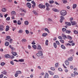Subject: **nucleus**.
I'll return each mask as SVG.
<instances>
[{"label":"nucleus","instance_id":"f257e3e1","mask_svg":"<svg viewBox=\"0 0 78 78\" xmlns=\"http://www.w3.org/2000/svg\"><path fill=\"white\" fill-rule=\"evenodd\" d=\"M60 14L62 16H65L67 14V12L65 10H62L60 11Z\"/></svg>","mask_w":78,"mask_h":78},{"label":"nucleus","instance_id":"f03ea898","mask_svg":"<svg viewBox=\"0 0 78 78\" xmlns=\"http://www.w3.org/2000/svg\"><path fill=\"white\" fill-rule=\"evenodd\" d=\"M36 55L37 56H43V53L41 51H38V53L36 54Z\"/></svg>","mask_w":78,"mask_h":78},{"label":"nucleus","instance_id":"7ed1b4c3","mask_svg":"<svg viewBox=\"0 0 78 78\" xmlns=\"http://www.w3.org/2000/svg\"><path fill=\"white\" fill-rule=\"evenodd\" d=\"M38 6L40 8H43V9H44L45 8V6L41 4H39Z\"/></svg>","mask_w":78,"mask_h":78},{"label":"nucleus","instance_id":"20e7f679","mask_svg":"<svg viewBox=\"0 0 78 78\" xmlns=\"http://www.w3.org/2000/svg\"><path fill=\"white\" fill-rule=\"evenodd\" d=\"M3 28H4V26L3 25H0V31H2L4 30Z\"/></svg>","mask_w":78,"mask_h":78},{"label":"nucleus","instance_id":"39448f33","mask_svg":"<svg viewBox=\"0 0 78 78\" xmlns=\"http://www.w3.org/2000/svg\"><path fill=\"white\" fill-rule=\"evenodd\" d=\"M26 5L28 8H31V4L29 2H27L26 4Z\"/></svg>","mask_w":78,"mask_h":78},{"label":"nucleus","instance_id":"423d86ee","mask_svg":"<svg viewBox=\"0 0 78 78\" xmlns=\"http://www.w3.org/2000/svg\"><path fill=\"white\" fill-rule=\"evenodd\" d=\"M62 37H63V39L65 40L66 39H67V36H66V35H65L64 34H62Z\"/></svg>","mask_w":78,"mask_h":78},{"label":"nucleus","instance_id":"0eeeda50","mask_svg":"<svg viewBox=\"0 0 78 78\" xmlns=\"http://www.w3.org/2000/svg\"><path fill=\"white\" fill-rule=\"evenodd\" d=\"M31 2L32 3V4H33V5H32V7H33V8H34V7L35 6H36V3H35V2H34V1H32Z\"/></svg>","mask_w":78,"mask_h":78},{"label":"nucleus","instance_id":"6e6552de","mask_svg":"<svg viewBox=\"0 0 78 78\" xmlns=\"http://www.w3.org/2000/svg\"><path fill=\"white\" fill-rule=\"evenodd\" d=\"M72 25H76V23L75 21H71Z\"/></svg>","mask_w":78,"mask_h":78},{"label":"nucleus","instance_id":"1a4fd4ad","mask_svg":"<svg viewBox=\"0 0 78 78\" xmlns=\"http://www.w3.org/2000/svg\"><path fill=\"white\" fill-rule=\"evenodd\" d=\"M68 61H72L73 60V57H71L68 58Z\"/></svg>","mask_w":78,"mask_h":78},{"label":"nucleus","instance_id":"9d476101","mask_svg":"<svg viewBox=\"0 0 78 78\" xmlns=\"http://www.w3.org/2000/svg\"><path fill=\"white\" fill-rule=\"evenodd\" d=\"M65 63L66 66H69V62L68 60H66L65 62Z\"/></svg>","mask_w":78,"mask_h":78},{"label":"nucleus","instance_id":"9b49d317","mask_svg":"<svg viewBox=\"0 0 78 78\" xmlns=\"http://www.w3.org/2000/svg\"><path fill=\"white\" fill-rule=\"evenodd\" d=\"M5 56L6 58H10V55L9 54L5 55Z\"/></svg>","mask_w":78,"mask_h":78},{"label":"nucleus","instance_id":"f8f14e48","mask_svg":"<svg viewBox=\"0 0 78 78\" xmlns=\"http://www.w3.org/2000/svg\"><path fill=\"white\" fill-rule=\"evenodd\" d=\"M12 16H15L16 15V12L14 11H12L11 12Z\"/></svg>","mask_w":78,"mask_h":78},{"label":"nucleus","instance_id":"ddd939ff","mask_svg":"<svg viewBox=\"0 0 78 78\" xmlns=\"http://www.w3.org/2000/svg\"><path fill=\"white\" fill-rule=\"evenodd\" d=\"M44 78H48V73H46Z\"/></svg>","mask_w":78,"mask_h":78},{"label":"nucleus","instance_id":"4468645a","mask_svg":"<svg viewBox=\"0 0 78 78\" xmlns=\"http://www.w3.org/2000/svg\"><path fill=\"white\" fill-rule=\"evenodd\" d=\"M76 6H77V5L76 4H73V9H75L76 8Z\"/></svg>","mask_w":78,"mask_h":78},{"label":"nucleus","instance_id":"2eb2a0df","mask_svg":"<svg viewBox=\"0 0 78 78\" xmlns=\"http://www.w3.org/2000/svg\"><path fill=\"white\" fill-rule=\"evenodd\" d=\"M33 13L34 14V15H37L38 14L37 13V12H36L34 10L32 11Z\"/></svg>","mask_w":78,"mask_h":78},{"label":"nucleus","instance_id":"dca6fc26","mask_svg":"<svg viewBox=\"0 0 78 78\" xmlns=\"http://www.w3.org/2000/svg\"><path fill=\"white\" fill-rule=\"evenodd\" d=\"M32 47L34 48V50H36L37 48V46L36 45H33Z\"/></svg>","mask_w":78,"mask_h":78},{"label":"nucleus","instance_id":"f3484780","mask_svg":"<svg viewBox=\"0 0 78 78\" xmlns=\"http://www.w3.org/2000/svg\"><path fill=\"white\" fill-rule=\"evenodd\" d=\"M9 45V43L8 42H6L5 43V46H8Z\"/></svg>","mask_w":78,"mask_h":78},{"label":"nucleus","instance_id":"a211bd4d","mask_svg":"<svg viewBox=\"0 0 78 78\" xmlns=\"http://www.w3.org/2000/svg\"><path fill=\"white\" fill-rule=\"evenodd\" d=\"M65 23L68 26H70L71 25V23H70L66 22Z\"/></svg>","mask_w":78,"mask_h":78},{"label":"nucleus","instance_id":"6ab92c4d","mask_svg":"<svg viewBox=\"0 0 78 78\" xmlns=\"http://www.w3.org/2000/svg\"><path fill=\"white\" fill-rule=\"evenodd\" d=\"M37 50H41V49H42V48H41V45H38V46L37 47Z\"/></svg>","mask_w":78,"mask_h":78},{"label":"nucleus","instance_id":"aec40b11","mask_svg":"<svg viewBox=\"0 0 78 78\" xmlns=\"http://www.w3.org/2000/svg\"><path fill=\"white\" fill-rule=\"evenodd\" d=\"M47 35H48V34H47V33H43L42 34V36H43V37H44L45 36H47Z\"/></svg>","mask_w":78,"mask_h":78},{"label":"nucleus","instance_id":"412c9836","mask_svg":"<svg viewBox=\"0 0 78 78\" xmlns=\"http://www.w3.org/2000/svg\"><path fill=\"white\" fill-rule=\"evenodd\" d=\"M16 73L18 74H21L22 73V72L20 71H17L16 72Z\"/></svg>","mask_w":78,"mask_h":78},{"label":"nucleus","instance_id":"4be33fe9","mask_svg":"<svg viewBox=\"0 0 78 78\" xmlns=\"http://www.w3.org/2000/svg\"><path fill=\"white\" fill-rule=\"evenodd\" d=\"M24 24L25 25H28V22L27 21H26L24 22Z\"/></svg>","mask_w":78,"mask_h":78},{"label":"nucleus","instance_id":"5701e85b","mask_svg":"<svg viewBox=\"0 0 78 78\" xmlns=\"http://www.w3.org/2000/svg\"><path fill=\"white\" fill-rule=\"evenodd\" d=\"M53 44L54 47H55V48H57V45L55 43H54Z\"/></svg>","mask_w":78,"mask_h":78},{"label":"nucleus","instance_id":"b1692460","mask_svg":"<svg viewBox=\"0 0 78 78\" xmlns=\"http://www.w3.org/2000/svg\"><path fill=\"white\" fill-rule=\"evenodd\" d=\"M61 47L62 49H64V50H65L66 48V47L62 44L61 45Z\"/></svg>","mask_w":78,"mask_h":78},{"label":"nucleus","instance_id":"393cba45","mask_svg":"<svg viewBox=\"0 0 78 78\" xmlns=\"http://www.w3.org/2000/svg\"><path fill=\"white\" fill-rule=\"evenodd\" d=\"M67 37H68V39H69V40H72V37H71V36L69 35H68Z\"/></svg>","mask_w":78,"mask_h":78},{"label":"nucleus","instance_id":"a878e982","mask_svg":"<svg viewBox=\"0 0 78 78\" xmlns=\"http://www.w3.org/2000/svg\"><path fill=\"white\" fill-rule=\"evenodd\" d=\"M9 48H11V49H12V50H15V48H13V47H12V46H11V45H9Z\"/></svg>","mask_w":78,"mask_h":78},{"label":"nucleus","instance_id":"bb28decb","mask_svg":"<svg viewBox=\"0 0 78 78\" xmlns=\"http://www.w3.org/2000/svg\"><path fill=\"white\" fill-rule=\"evenodd\" d=\"M2 73H3L4 75H6V74H7V72H6V71L5 70L2 72Z\"/></svg>","mask_w":78,"mask_h":78},{"label":"nucleus","instance_id":"cd10ccee","mask_svg":"<svg viewBox=\"0 0 78 78\" xmlns=\"http://www.w3.org/2000/svg\"><path fill=\"white\" fill-rule=\"evenodd\" d=\"M44 30L45 31H46L48 32V33H50L49 30H48V29H47V28H45Z\"/></svg>","mask_w":78,"mask_h":78},{"label":"nucleus","instance_id":"c85d7f7f","mask_svg":"<svg viewBox=\"0 0 78 78\" xmlns=\"http://www.w3.org/2000/svg\"><path fill=\"white\" fill-rule=\"evenodd\" d=\"M48 40H47L45 41V45H48Z\"/></svg>","mask_w":78,"mask_h":78},{"label":"nucleus","instance_id":"c756f323","mask_svg":"<svg viewBox=\"0 0 78 78\" xmlns=\"http://www.w3.org/2000/svg\"><path fill=\"white\" fill-rule=\"evenodd\" d=\"M27 40L25 39H23L22 40V42H27Z\"/></svg>","mask_w":78,"mask_h":78},{"label":"nucleus","instance_id":"7c9ffc66","mask_svg":"<svg viewBox=\"0 0 78 78\" xmlns=\"http://www.w3.org/2000/svg\"><path fill=\"white\" fill-rule=\"evenodd\" d=\"M6 9L5 8H4L2 9V12H6Z\"/></svg>","mask_w":78,"mask_h":78},{"label":"nucleus","instance_id":"2f4dec72","mask_svg":"<svg viewBox=\"0 0 78 78\" xmlns=\"http://www.w3.org/2000/svg\"><path fill=\"white\" fill-rule=\"evenodd\" d=\"M12 55L13 56H16V55H17V53L16 52H13L12 53Z\"/></svg>","mask_w":78,"mask_h":78},{"label":"nucleus","instance_id":"473e14b6","mask_svg":"<svg viewBox=\"0 0 78 78\" xmlns=\"http://www.w3.org/2000/svg\"><path fill=\"white\" fill-rule=\"evenodd\" d=\"M58 64H59V63H55V67H58Z\"/></svg>","mask_w":78,"mask_h":78},{"label":"nucleus","instance_id":"72a5a7b5","mask_svg":"<svg viewBox=\"0 0 78 78\" xmlns=\"http://www.w3.org/2000/svg\"><path fill=\"white\" fill-rule=\"evenodd\" d=\"M66 33H71V31H70L68 30H66Z\"/></svg>","mask_w":78,"mask_h":78},{"label":"nucleus","instance_id":"f704fd0d","mask_svg":"<svg viewBox=\"0 0 78 78\" xmlns=\"http://www.w3.org/2000/svg\"><path fill=\"white\" fill-rule=\"evenodd\" d=\"M19 61H20V62H24V60L23 59H19Z\"/></svg>","mask_w":78,"mask_h":78},{"label":"nucleus","instance_id":"c9c22d12","mask_svg":"<svg viewBox=\"0 0 78 78\" xmlns=\"http://www.w3.org/2000/svg\"><path fill=\"white\" fill-rule=\"evenodd\" d=\"M19 33H23V30L22 29L20 30L19 31Z\"/></svg>","mask_w":78,"mask_h":78},{"label":"nucleus","instance_id":"e433bc0d","mask_svg":"<svg viewBox=\"0 0 78 78\" xmlns=\"http://www.w3.org/2000/svg\"><path fill=\"white\" fill-rule=\"evenodd\" d=\"M17 23L18 25H21V22H20V20H19L18 21Z\"/></svg>","mask_w":78,"mask_h":78},{"label":"nucleus","instance_id":"4c0bfd02","mask_svg":"<svg viewBox=\"0 0 78 78\" xmlns=\"http://www.w3.org/2000/svg\"><path fill=\"white\" fill-rule=\"evenodd\" d=\"M62 1H63V3H64V4L66 3L67 2V0H63Z\"/></svg>","mask_w":78,"mask_h":78},{"label":"nucleus","instance_id":"58836bf2","mask_svg":"<svg viewBox=\"0 0 78 78\" xmlns=\"http://www.w3.org/2000/svg\"><path fill=\"white\" fill-rule=\"evenodd\" d=\"M53 11H54L55 12H58V9H53Z\"/></svg>","mask_w":78,"mask_h":78},{"label":"nucleus","instance_id":"ea45409f","mask_svg":"<svg viewBox=\"0 0 78 78\" xmlns=\"http://www.w3.org/2000/svg\"><path fill=\"white\" fill-rule=\"evenodd\" d=\"M56 44H57V45H60V44L59 43V41H55Z\"/></svg>","mask_w":78,"mask_h":78},{"label":"nucleus","instance_id":"a19ab883","mask_svg":"<svg viewBox=\"0 0 78 78\" xmlns=\"http://www.w3.org/2000/svg\"><path fill=\"white\" fill-rule=\"evenodd\" d=\"M60 41L61 43H62V44H64V41L63 40H60Z\"/></svg>","mask_w":78,"mask_h":78},{"label":"nucleus","instance_id":"79ce46f5","mask_svg":"<svg viewBox=\"0 0 78 78\" xmlns=\"http://www.w3.org/2000/svg\"><path fill=\"white\" fill-rule=\"evenodd\" d=\"M5 63H4V62H2L1 63V65L2 66H4V65H5Z\"/></svg>","mask_w":78,"mask_h":78},{"label":"nucleus","instance_id":"37998d69","mask_svg":"<svg viewBox=\"0 0 78 78\" xmlns=\"http://www.w3.org/2000/svg\"><path fill=\"white\" fill-rule=\"evenodd\" d=\"M45 5L46 7H48L50 5H49V4H48V3H46L45 4Z\"/></svg>","mask_w":78,"mask_h":78},{"label":"nucleus","instance_id":"c03bdc74","mask_svg":"<svg viewBox=\"0 0 78 78\" xmlns=\"http://www.w3.org/2000/svg\"><path fill=\"white\" fill-rule=\"evenodd\" d=\"M48 72L49 73V74L50 75H53V73L51 72V71H48Z\"/></svg>","mask_w":78,"mask_h":78},{"label":"nucleus","instance_id":"a18cd8bd","mask_svg":"<svg viewBox=\"0 0 78 78\" xmlns=\"http://www.w3.org/2000/svg\"><path fill=\"white\" fill-rule=\"evenodd\" d=\"M74 33L75 34H78V31H77L76 30H74L73 31Z\"/></svg>","mask_w":78,"mask_h":78},{"label":"nucleus","instance_id":"49530a36","mask_svg":"<svg viewBox=\"0 0 78 78\" xmlns=\"http://www.w3.org/2000/svg\"><path fill=\"white\" fill-rule=\"evenodd\" d=\"M74 73L75 75H77L78 73L76 71L74 72Z\"/></svg>","mask_w":78,"mask_h":78},{"label":"nucleus","instance_id":"de8ad7c7","mask_svg":"<svg viewBox=\"0 0 78 78\" xmlns=\"http://www.w3.org/2000/svg\"><path fill=\"white\" fill-rule=\"evenodd\" d=\"M54 3V1H49V3L50 4H51L52 3Z\"/></svg>","mask_w":78,"mask_h":78},{"label":"nucleus","instance_id":"09e8293b","mask_svg":"<svg viewBox=\"0 0 78 78\" xmlns=\"http://www.w3.org/2000/svg\"><path fill=\"white\" fill-rule=\"evenodd\" d=\"M65 45H66V46H68V45H69V46H71V44L69 43L66 44H65Z\"/></svg>","mask_w":78,"mask_h":78},{"label":"nucleus","instance_id":"8fccbe9b","mask_svg":"<svg viewBox=\"0 0 78 78\" xmlns=\"http://www.w3.org/2000/svg\"><path fill=\"white\" fill-rule=\"evenodd\" d=\"M48 22H52V20L50 18H48Z\"/></svg>","mask_w":78,"mask_h":78},{"label":"nucleus","instance_id":"3c124183","mask_svg":"<svg viewBox=\"0 0 78 78\" xmlns=\"http://www.w3.org/2000/svg\"><path fill=\"white\" fill-rule=\"evenodd\" d=\"M59 77L57 75H55L54 76V78H58Z\"/></svg>","mask_w":78,"mask_h":78},{"label":"nucleus","instance_id":"603ef678","mask_svg":"<svg viewBox=\"0 0 78 78\" xmlns=\"http://www.w3.org/2000/svg\"><path fill=\"white\" fill-rule=\"evenodd\" d=\"M10 58H11V59H13V58H14V56L11 55V56H10Z\"/></svg>","mask_w":78,"mask_h":78},{"label":"nucleus","instance_id":"864d4df0","mask_svg":"<svg viewBox=\"0 0 78 78\" xmlns=\"http://www.w3.org/2000/svg\"><path fill=\"white\" fill-rule=\"evenodd\" d=\"M58 70L60 72H62V69L61 68H59L58 69Z\"/></svg>","mask_w":78,"mask_h":78},{"label":"nucleus","instance_id":"5fc2aeb1","mask_svg":"<svg viewBox=\"0 0 78 78\" xmlns=\"http://www.w3.org/2000/svg\"><path fill=\"white\" fill-rule=\"evenodd\" d=\"M66 29L65 28H63L62 29V31L63 32H64V31H66Z\"/></svg>","mask_w":78,"mask_h":78},{"label":"nucleus","instance_id":"6e6d98bb","mask_svg":"<svg viewBox=\"0 0 78 78\" xmlns=\"http://www.w3.org/2000/svg\"><path fill=\"white\" fill-rule=\"evenodd\" d=\"M15 77H17V76H18V74L17 73H16L15 74Z\"/></svg>","mask_w":78,"mask_h":78},{"label":"nucleus","instance_id":"4d7b16f0","mask_svg":"<svg viewBox=\"0 0 78 78\" xmlns=\"http://www.w3.org/2000/svg\"><path fill=\"white\" fill-rule=\"evenodd\" d=\"M60 19H62V20H64V17L61 16L60 17Z\"/></svg>","mask_w":78,"mask_h":78},{"label":"nucleus","instance_id":"13d9d810","mask_svg":"<svg viewBox=\"0 0 78 78\" xmlns=\"http://www.w3.org/2000/svg\"><path fill=\"white\" fill-rule=\"evenodd\" d=\"M9 41L10 43H12V39H10V41L9 40Z\"/></svg>","mask_w":78,"mask_h":78},{"label":"nucleus","instance_id":"bf43d9fd","mask_svg":"<svg viewBox=\"0 0 78 78\" xmlns=\"http://www.w3.org/2000/svg\"><path fill=\"white\" fill-rule=\"evenodd\" d=\"M50 69L51 70H55V68L53 67L51 68Z\"/></svg>","mask_w":78,"mask_h":78},{"label":"nucleus","instance_id":"052dcab7","mask_svg":"<svg viewBox=\"0 0 78 78\" xmlns=\"http://www.w3.org/2000/svg\"><path fill=\"white\" fill-rule=\"evenodd\" d=\"M46 10L47 11H49V10H50V8H49L48 7H47Z\"/></svg>","mask_w":78,"mask_h":78},{"label":"nucleus","instance_id":"680f3d73","mask_svg":"<svg viewBox=\"0 0 78 78\" xmlns=\"http://www.w3.org/2000/svg\"><path fill=\"white\" fill-rule=\"evenodd\" d=\"M71 76H72V77H74V76H75V75L74 74H72Z\"/></svg>","mask_w":78,"mask_h":78},{"label":"nucleus","instance_id":"e2e57ef3","mask_svg":"<svg viewBox=\"0 0 78 78\" xmlns=\"http://www.w3.org/2000/svg\"><path fill=\"white\" fill-rule=\"evenodd\" d=\"M26 33L27 34H29V31L28 30H26Z\"/></svg>","mask_w":78,"mask_h":78},{"label":"nucleus","instance_id":"0e129e2a","mask_svg":"<svg viewBox=\"0 0 78 78\" xmlns=\"http://www.w3.org/2000/svg\"><path fill=\"white\" fill-rule=\"evenodd\" d=\"M6 20H10V18L9 17H8L6 19Z\"/></svg>","mask_w":78,"mask_h":78},{"label":"nucleus","instance_id":"69168bd1","mask_svg":"<svg viewBox=\"0 0 78 78\" xmlns=\"http://www.w3.org/2000/svg\"><path fill=\"white\" fill-rule=\"evenodd\" d=\"M31 44L33 45H34V44H36V43L34 42V41L32 42Z\"/></svg>","mask_w":78,"mask_h":78},{"label":"nucleus","instance_id":"338daca9","mask_svg":"<svg viewBox=\"0 0 78 78\" xmlns=\"http://www.w3.org/2000/svg\"><path fill=\"white\" fill-rule=\"evenodd\" d=\"M3 77V75L2 74H1L0 75V78H2Z\"/></svg>","mask_w":78,"mask_h":78},{"label":"nucleus","instance_id":"774afa93","mask_svg":"<svg viewBox=\"0 0 78 78\" xmlns=\"http://www.w3.org/2000/svg\"><path fill=\"white\" fill-rule=\"evenodd\" d=\"M58 39H62V37H61V36H59L58 37Z\"/></svg>","mask_w":78,"mask_h":78}]
</instances>
